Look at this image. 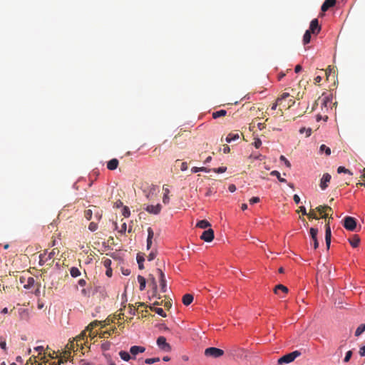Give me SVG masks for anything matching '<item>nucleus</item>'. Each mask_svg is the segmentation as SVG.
I'll return each mask as SVG.
<instances>
[{
    "label": "nucleus",
    "instance_id": "30",
    "mask_svg": "<svg viewBox=\"0 0 365 365\" xmlns=\"http://www.w3.org/2000/svg\"><path fill=\"white\" fill-rule=\"evenodd\" d=\"M138 281L140 284V290H141V291L144 290L145 288V284H146L145 279L143 276L138 275Z\"/></svg>",
    "mask_w": 365,
    "mask_h": 365
},
{
    "label": "nucleus",
    "instance_id": "46",
    "mask_svg": "<svg viewBox=\"0 0 365 365\" xmlns=\"http://www.w3.org/2000/svg\"><path fill=\"white\" fill-rule=\"evenodd\" d=\"M154 312H155L158 315L163 317H166V314L165 312H164V310L162 309V308H155L154 309Z\"/></svg>",
    "mask_w": 365,
    "mask_h": 365
},
{
    "label": "nucleus",
    "instance_id": "55",
    "mask_svg": "<svg viewBox=\"0 0 365 365\" xmlns=\"http://www.w3.org/2000/svg\"><path fill=\"white\" fill-rule=\"evenodd\" d=\"M309 218H313V219H318V217L317 216V215L315 214L314 211L313 210H312L309 213H307V215Z\"/></svg>",
    "mask_w": 365,
    "mask_h": 365
},
{
    "label": "nucleus",
    "instance_id": "11",
    "mask_svg": "<svg viewBox=\"0 0 365 365\" xmlns=\"http://www.w3.org/2000/svg\"><path fill=\"white\" fill-rule=\"evenodd\" d=\"M331 178V177L329 173L323 175L319 185L322 190H324L328 187V183L330 182Z\"/></svg>",
    "mask_w": 365,
    "mask_h": 365
},
{
    "label": "nucleus",
    "instance_id": "10",
    "mask_svg": "<svg viewBox=\"0 0 365 365\" xmlns=\"http://www.w3.org/2000/svg\"><path fill=\"white\" fill-rule=\"evenodd\" d=\"M289 93H284L281 97H279L277 99V101L276 103H274L272 107H271V110H274L276 108H277V106L278 105L279 106H283V103L285 101V100L287 99V98H289Z\"/></svg>",
    "mask_w": 365,
    "mask_h": 365
},
{
    "label": "nucleus",
    "instance_id": "25",
    "mask_svg": "<svg viewBox=\"0 0 365 365\" xmlns=\"http://www.w3.org/2000/svg\"><path fill=\"white\" fill-rule=\"evenodd\" d=\"M323 153H324L327 156L331 155V149L324 144L321 145L319 147V153L322 154Z\"/></svg>",
    "mask_w": 365,
    "mask_h": 365
},
{
    "label": "nucleus",
    "instance_id": "48",
    "mask_svg": "<svg viewBox=\"0 0 365 365\" xmlns=\"http://www.w3.org/2000/svg\"><path fill=\"white\" fill-rule=\"evenodd\" d=\"M110 347V343L109 341H105L101 344V349L103 351H107Z\"/></svg>",
    "mask_w": 365,
    "mask_h": 365
},
{
    "label": "nucleus",
    "instance_id": "12",
    "mask_svg": "<svg viewBox=\"0 0 365 365\" xmlns=\"http://www.w3.org/2000/svg\"><path fill=\"white\" fill-rule=\"evenodd\" d=\"M161 208L160 204H157L156 205H150L146 207L145 210L150 214L158 215L160 212Z\"/></svg>",
    "mask_w": 365,
    "mask_h": 365
},
{
    "label": "nucleus",
    "instance_id": "17",
    "mask_svg": "<svg viewBox=\"0 0 365 365\" xmlns=\"http://www.w3.org/2000/svg\"><path fill=\"white\" fill-rule=\"evenodd\" d=\"M336 4L335 0H325L323 3L321 9L323 12L327 11L329 8L334 6Z\"/></svg>",
    "mask_w": 365,
    "mask_h": 365
},
{
    "label": "nucleus",
    "instance_id": "40",
    "mask_svg": "<svg viewBox=\"0 0 365 365\" xmlns=\"http://www.w3.org/2000/svg\"><path fill=\"white\" fill-rule=\"evenodd\" d=\"M337 173H347L350 175H352L353 173L349 170V169H346V168L343 167V166H339L338 168H337Z\"/></svg>",
    "mask_w": 365,
    "mask_h": 365
},
{
    "label": "nucleus",
    "instance_id": "47",
    "mask_svg": "<svg viewBox=\"0 0 365 365\" xmlns=\"http://www.w3.org/2000/svg\"><path fill=\"white\" fill-rule=\"evenodd\" d=\"M212 170L216 173H223L227 170V167H220L218 168H213Z\"/></svg>",
    "mask_w": 365,
    "mask_h": 365
},
{
    "label": "nucleus",
    "instance_id": "42",
    "mask_svg": "<svg viewBox=\"0 0 365 365\" xmlns=\"http://www.w3.org/2000/svg\"><path fill=\"white\" fill-rule=\"evenodd\" d=\"M88 229L91 232H94L98 229V224L96 222H91L88 225Z\"/></svg>",
    "mask_w": 365,
    "mask_h": 365
},
{
    "label": "nucleus",
    "instance_id": "59",
    "mask_svg": "<svg viewBox=\"0 0 365 365\" xmlns=\"http://www.w3.org/2000/svg\"><path fill=\"white\" fill-rule=\"evenodd\" d=\"M293 200L296 204H299L300 202V197L298 195L295 194L293 196Z\"/></svg>",
    "mask_w": 365,
    "mask_h": 365
},
{
    "label": "nucleus",
    "instance_id": "18",
    "mask_svg": "<svg viewBox=\"0 0 365 365\" xmlns=\"http://www.w3.org/2000/svg\"><path fill=\"white\" fill-rule=\"evenodd\" d=\"M145 351V348L140 346H133L130 349V353L133 356H135L139 353H143Z\"/></svg>",
    "mask_w": 365,
    "mask_h": 365
},
{
    "label": "nucleus",
    "instance_id": "4",
    "mask_svg": "<svg viewBox=\"0 0 365 365\" xmlns=\"http://www.w3.org/2000/svg\"><path fill=\"white\" fill-rule=\"evenodd\" d=\"M344 227L349 231H354L356 229V220L352 217L347 216L344 219Z\"/></svg>",
    "mask_w": 365,
    "mask_h": 365
},
{
    "label": "nucleus",
    "instance_id": "9",
    "mask_svg": "<svg viewBox=\"0 0 365 365\" xmlns=\"http://www.w3.org/2000/svg\"><path fill=\"white\" fill-rule=\"evenodd\" d=\"M311 238L313 242L314 248L316 250L319 247V242L317 240L318 230L314 227L310 228L309 230Z\"/></svg>",
    "mask_w": 365,
    "mask_h": 365
},
{
    "label": "nucleus",
    "instance_id": "38",
    "mask_svg": "<svg viewBox=\"0 0 365 365\" xmlns=\"http://www.w3.org/2000/svg\"><path fill=\"white\" fill-rule=\"evenodd\" d=\"M364 331H365V324H361L356 329L355 336H359Z\"/></svg>",
    "mask_w": 365,
    "mask_h": 365
},
{
    "label": "nucleus",
    "instance_id": "43",
    "mask_svg": "<svg viewBox=\"0 0 365 365\" xmlns=\"http://www.w3.org/2000/svg\"><path fill=\"white\" fill-rule=\"evenodd\" d=\"M159 361H160V358H158V357L150 358V359H146L145 360V363L147 364H153L155 362H158Z\"/></svg>",
    "mask_w": 365,
    "mask_h": 365
},
{
    "label": "nucleus",
    "instance_id": "26",
    "mask_svg": "<svg viewBox=\"0 0 365 365\" xmlns=\"http://www.w3.org/2000/svg\"><path fill=\"white\" fill-rule=\"evenodd\" d=\"M74 339L73 341H70L66 346V349H67V352L71 354V351H76L75 350V347L77 346H76V342L75 343L74 342ZM76 351H78V349H76Z\"/></svg>",
    "mask_w": 365,
    "mask_h": 365
},
{
    "label": "nucleus",
    "instance_id": "27",
    "mask_svg": "<svg viewBox=\"0 0 365 365\" xmlns=\"http://www.w3.org/2000/svg\"><path fill=\"white\" fill-rule=\"evenodd\" d=\"M210 226L211 225H210V222L208 221H207L206 220H202L197 223V227H198L199 228H201V229H206Z\"/></svg>",
    "mask_w": 365,
    "mask_h": 365
},
{
    "label": "nucleus",
    "instance_id": "21",
    "mask_svg": "<svg viewBox=\"0 0 365 365\" xmlns=\"http://www.w3.org/2000/svg\"><path fill=\"white\" fill-rule=\"evenodd\" d=\"M240 138V135L238 133H230L226 137V142L231 143L232 141L237 140Z\"/></svg>",
    "mask_w": 365,
    "mask_h": 365
},
{
    "label": "nucleus",
    "instance_id": "2",
    "mask_svg": "<svg viewBox=\"0 0 365 365\" xmlns=\"http://www.w3.org/2000/svg\"><path fill=\"white\" fill-rule=\"evenodd\" d=\"M301 355L299 351H294L289 354H285L278 359V364H282L284 363L288 364L293 361L297 356Z\"/></svg>",
    "mask_w": 365,
    "mask_h": 365
},
{
    "label": "nucleus",
    "instance_id": "41",
    "mask_svg": "<svg viewBox=\"0 0 365 365\" xmlns=\"http://www.w3.org/2000/svg\"><path fill=\"white\" fill-rule=\"evenodd\" d=\"M92 216H93V210L91 209L86 210L84 212V217L86 218V220H91L92 219Z\"/></svg>",
    "mask_w": 365,
    "mask_h": 365
},
{
    "label": "nucleus",
    "instance_id": "62",
    "mask_svg": "<svg viewBox=\"0 0 365 365\" xmlns=\"http://www.w3.org/2000/svg\"><path fill=\"white\" fill-rule=\"evenodd\" d=\"M228 190L231 192H234L236 190V186L233 184H231L228 187Z\"/></svg>",
    "mask_w": 365,
    "mask_h": 365
},
{
    "label": "nucleus",
    "instance_id": "14",
    "mask_svg": "<svg viewBox=\"0 0 365 365\" xmlns=\"http://www.w3.org/2000/svg\"><path fill=\"white\" fill-rule=\"evenodd\" d=\"M326 78L327 81H329L330 78L334 81L335 78V68L331 66H329L328 68L324 71Z\"/></svg>",
    "mask_w": 365,
    "mask_h": 365
},
{
    "label": "nucleus",
    "instance_id": "61",
    "mask_svg": "<svg viewBox=\"0 0 365 365\" xmlns=\"http://www.w3.org/2000/svg\"><path fill=\"white\" fill-rule=\"evenodd\" d=\"M126 227H127V225H126V223H123L122 225H121V227H120V230L119 231L120 233H125V231H126Z\"/></svg>",
    "mask_w": 365,
    "mask_h": 365
},
{
    "label": "nucleus",
    "instance_id": "57",
    "mask_svg": "<svg viewBox=\"0 0 365 365\" xmlns=\"http://www.w3.org/2000/svg\"><path fill=\"white\" fill-rule=\"evenodd\" d=\"M136 309L134 308L133 304H129V314L130 315H135V314Z\"/></svg>",
    "mask_w": 365,
    "mask_h": 365
},
{
    "label": "nucleus",
    "instance_id": "24",
    "mask_svg": "<svg viewBox=\"0 0 365 365\" xmlns=\"http://www.w3.org/2000/svg\"><path fill=\"white\" fill-rule=\"evenodd\" d=\"M279 291H282V292L284 293H287L288 292V289L287 287L282 285V284H278L277 285L274 289V292L276 294H279Z\"/></svg>",
    "mask_w": 365,
    "mask_h": 365
},
{
    "label": "nucleus",
    "instance_id": "29",
    "mask_svg": "<svg viewBox=\"0 0 365 365\" xmlns=\"http://www.w3.org/2000/svg\"><path fill=\"white\" fill-rule=\"evenodd\" d=\"M316 210L320 213L322 214L324 212H326L327 211H332V209L331 207L328 205H320L316 208Z\"/></svg>",
    "mask_w": 365,
    "mask_h": 365
},
{
    "label": "nucleus",
    "instance_id": "49",
    "mask_svg": "<svg viewBox=\"0 0 365 365\" xmlns=\"http://www.w3.org/2000/svg\"><path fill=\"white\" fill-rule=\"evenodd\" d=\"M352 356V351H348L346 353V356L344 359V362L345 363H347L348 361H349L351 357Z\"/></svg>",
    "mask_w": 365,
    "mask_h": 365
},
{
    "label": "nucleus",
    "instance_id": "56",
    "mask_svg": "<svg viewBox=\"0 0 365 365\" xmlns=\"http://www.w3.org/2000/svg\"><path fill=\"white\" fill-rule=\"evenodd\" d=\"M153 236H154L153 230H152L151 227H148V238L147 239L152 240L153 238Z\"/></svg>",
    "mask_w": 365,
    "mask_h": 365
},
{
    "label": "nucleus",
    "instance_id": "53",
    "mask_svg": "<svg viewBox=\"0 0 365 365\" xmlns=\"http://www.w3.org/2000/svg\"><path fill=\"white\" fill-rule=\"evenodd\" d=\"M116 328L113 329L111 331H105L101 334V337H107L108 336H110L112 332H113Z\"/></svg>",
    "mask_w": 365,
    "mask_h": 365
},
{
    "label": "nucleus",
    "instance_id": "22",
    "mask_svg": "<svg viewBox=\"0 0 365 365\" xmlns=\"http://www.w3.org/2000/svg\"><path fill=\"white\" fill-rule=\"evenodd\" d=\"M193 301V296L190 294H186L182 297V303L185 306L190 305Z\"/></svg>",
    "mask_w": 365,
    "mask_h": 365
},
{
    "label": "nucleus",
    "instance_id": "45",
    "mask_svg": "<svg viewBox=\"0 0 365 365\" xmlns=\"http://www.w3.org/2000/svg\"><path fill=\"white\" fill-rule=\"evenodd\" d=\"M0 347L4 351L6 350V339L3 336H0Z\"/></svg>",
    "mask_w": 365,
    "mask_h": 365
},
{
    "label": "nucleus",
    "instance_id": "7",
    "mask_svg": "<svg viewBox=\"0 0 365 365\" xmlns=\"http://www.w3.org/2000/svg\"><path fill=\"white\" fill-rule=\"evenodd\" d=\"M329 223L330 222H329V220L325 225V241H326V245H327V250H329L330 247L331 237V232Z\"/></svg>",
    "mask_w": 365,
    "mask_h": 365
},
{
    "label": "nucleus",
    "instance_id": "31",
    "mask_svg": "<svg viewBox=\"0 0 365 365\" xmlns=\"http://www.w3.org/2000/svg\"><path fill=\"white\" fill-rule=\"evenodd\" d=\"M311 32L310 31H306L303 36V43L304 45L309 43L311 40Z\"/></svg>",
    "mask_w": 365,
    "mask_h": 365
},
{
    "label": "nucleus",
    "instance_id": "15",
    "mask_svg": "<svg viewBox=\"0 0 365 365\" xmlns=\"http://www.w3.org/2000/svg\"><path fill=\"white\" fill-rule=\"evenodd\" d=\"M87 330L86 329L83 331L79 336H78L74 340L76 341V346L77 347L80 346L81 350H83L84 348L83 346L82 341L84 340V339L86 337V331Z\"/></svg>",
    "mask_w": 365,
    "mask_h": 365
},
{
    "label": "nucleus",
    "instance_id": "35",
    "mask_svg": "<svg viewBox=\"0 0 365 365\" xmlns=\"http://www.w3.org/2000/svg\"><path fill=\"white\" fill-rule=\"evenodd\" d=\"M211 170L210 169H208L205 167H201V168H198V167H193L191 169V171L192 173H196L199 171H202V172H205V173H209Z\"/></svg>",
    "mask_w": 365,
    "mask_h": 365
},
{
    "label": "nucleus",
    "instance_id": "19",
    "mask_svg": "<svg viewBox=\"0 0 365 365\" xmlns=\"http://www.w3.org/2000/svg\"><path fill=\"white\" fill-rule=\"evenodd\" d=\"M118 160L116 158H113L107 163V168L110 170H114L118 168Z\"/></svg>",
    "mask_w": 365,
    "mask_h": 365
},
{
    "label": "nucleus",
    "instance_id": "16",
    "mask_svg": "<svg viewBox=\"0 0 365 365\" xmlns=\"http://www.w3.org/2000/svg\"><path fill=\"white\" fill-rule=\"evenodd\" d=\"M332 98H333V95L331 93H328V95L324 96L321 101H322V103L325 106V107H330L332 104Z\"/></svg>",
    "mask_w": 365,
    "mask_h": 365
},
{
    "label": "nucleus",
    "instance_id": "33",
    "mask_svg": "<svg viewBox=\"0 0 365 365\" xmlns=\"http://www.w3.org/2000/svg\"><path fill=\"white\" fill-rule=\"evenodd\" d=\"M144 260H145L144 257L143 255H141L140 253L137 255V262H138V267H139L140 269H143L144 268V266H143Z\"/></svg>",
    "mask_w": 365,
    "mask_h": 365
},
{
    "label": "nucleus",
    "instance_id": "1",
    "mask_svg": "<svg viewBox=\"0 0 365 365\" xmlns=\"http://www.w3.org/2000/svg\"><path fill=\"white\" fill-rule=\"evenodd\" d=\"M59 251L57 249H53L49 253L44 252L41 254L39 256V264L41 265L44 264L45 263L48 262L50 260L53 259L54 256L58 255Z\"/></svg>",
    "mask_w": 365,
    "mask_h": 365
},
{
    "label": "nucleus",
    "instance_id": "5",
    "mask_svg": "<svg viewBox=\"0 0 365 365\" xmlns=\"http://www.w3.org/2000/svg\"><path fill=\"white\" fill-rule=\"evenodd\" d=\"M157 345L163 351L169 352L171 351V346L166 341V339L163 336H160L157 339Z\"/></svg>",
    "mask_w": 365,
    "mask_h": 365
},
{
    "label": "nucleus",
    "instance_id": "36",
    "mask_svg": "<svg viewBox=\"0 0 365 365\" xmlns=\"http://www.w3.org/2000/svg\"><path fill=\"white\" fill-rule=\"evenodd\" d=\"M101 323V322H100V321H97V320L93 321L91 324H88V326L86 327V330L91 332V330L93 329H94L95 327H96L97 326H98Z\"/></svg>",
    "mask_w": 365,
    "mask_h": 365
},
{
    "label": "nucleus",
    "instance_id": "23",
    "mask_svg": "<svg viewBox=\"0 0 365 365\" xmlns=\"http://www.w3.org/2000/svg\"><path fill=\"white\" fill-rule=\"evenodd\" d=\"M163 190L164 191V195H163V202L164 204H168L169 202L168 195L170 193V190H169V188L168 187L167 185H164L163 187Z\"/></svg>",
    "mask_w": 365,
    "mask_h": 365
},
{
    "label": "nucleus",
    "instance_id": "3",
    "mask_svg": "<svg viewBox=\"0 0 365 365\" xmlns=\"http://www.w3.org/2000/svg\"><path fill=\"white\" fill-rule=\"evenodd\" d=\"M224 354V351L222 349L215 348V347H210L207 348L205 350V355L207 356H211L213 358L220 357Z\"/></svg>",
    "mask_w": 365,
    "mask_h": 365
},
{
    "label": "nucleus",
    "instance_id": "13",
    "mask_svg": "<svg viewBox=\"0 0 365 365\" xmlns=\"http://www.w3.org/2000/svg\"><path fill=\"white\" fill-rule=\"evenodd\" d=\"M157 272L158 273L159 277H160V287H161V290L163 292H166V279L165 277V274L160 269H157Z\"/></svg>",
    "mask_w": 365,
    "mask_h": 365
},
{
    "label": "nucleus",
    "instance_id": "6",
    "mask_svg": "<svg viewBox=\"0 0 365 365\" xmlns=\"http://www.w3.org/2000/svg\"><path fill=\"white\" fill-rule=\"evenodd\" d=\"M307 31H310V32L313 34H318L321 31V26L319 24V21L317 19H314L309 26V29Z\"/></svg>",
    "mask_w": 365,
    "mask_h": 365
},
{
    "label": "nucleus",
    "instance_id": "58",
    "mask_svg": "<svg viewBox=\"0 0 365 365\" xmlns=\"http://www.w3.org/2000/svg\"><path fill=\"white\" fill-rule=\"evenodd\" d=\"M259 197H252L250 200V204H255V203H257L259 202Z\"/></svg>",
    "mask_w": 365,
    "mask_h": 365
},
{
    "label": "nucleus",
    "instance_id": "63",
    "mask_svg": "<svg viewBox=\"0 0 365 365\" xmlns=\"http://www.w3.org/2000/svg\"><path fill=\"white\" fill-rule=\"evenodd\" d=\"M78 284L81 286V287H84L86 284V282L85 279H81L80 280H78Z\"/></svg>",
    "mask_w": 365,
    "mask_h": 365
},
{
    "label": "nucleus",
    "instance_id": "28",
    "mask_svg": "<svg viewBox=\"0 0 365 365\" xmlns=\"http://www.w3.org/2000/svg\"><path fill=\"white\" fill-rule=\"evenodd\" d=\"M227 114V111L225 110H220L215 112H213L212 116L214 119H216L220 117L225 116Z\"/></svg>",
    "mask_w": 365,
    "mask_h": 365
},
{
    "label": "nucleus",
    "instance_id": "32",
    "mask_svg": "<svg viewBox=\"0 0 365 365\" xmlns=\"http://www.w3.org/2000/svg\"><path fill=\"white\" fill-rule=\"evenodd\" d=\"M70 274L73 277H77L81 275V272L78 267H72L70 269Z\"/></svg>",
    "mask_w": 365,
    "mask_h": 365
},
{
    "label": "nucleus",
    "instance_id": "39",
    "mask_svg": "<svg viewBox=\"0 0 365 365\" xmlns=\"http://www.w3.org/2000/svg\"><path fill=\"white\" fill-rule=\"evenodd\" d=\"M270 175H272V176L277 177V179L279 180V181L281 182H286V180L284 178H281L280 173L277 170H272L270 173Z\"/></svg>",
    "mask_w": 365,
    "mask_h": 365
},
{
    "label": "nucleus",
    "instance_id": "52",
    "mask_svg": "<svg viewBox=\"0 0 365 365\" xmlns=\"http://www.w3.org/2000/svg\"><path fill=\"white\" fill-rule=\"evenodd\" d=\"M101 217H102V213H101V212H99L98 210H96V211L95 212V214H94V218H95V220H96L97 222H98V221H100V220H101Z\"/></svg>",
    "mask_w": 365,
    "mask_h": 365
},
{
    "label": "nucleus",
    "instance_id": "50",
    "mask_svg": "<svg viewBox=\"0 0 365 365\" xmlns=\"http://www.w3.org/2000/svg\"><path fill=\"white\" fill-rule=\"evenodd\" d=\"M130 210L128 207H124L123 209V215L125 217H128L130 216Z\"/></svg>",
    "mask_w": 365,
    "mask_h": 365
},
{
    "label": "nucleus",
    "instance_id": "64",
    "mask_svg": "<svg viewBox=\"0 0 365 365\" xmlns=\"http://www.w3.org/2000/svg\"><path fill=\"white\" fill-rule=\"evenodd\" d=\"M230 151V148L228 145H223V152L225 153H228Z\"/></svg>",
    "mask_w": 365,
    "mask_h": 365
},
{
    "label": "nucleus",
    "instance_id": "8",
    "mask_svg": "<svg viewBox=\"0 0 365 365\" xmlns=\"http://www.w3.org/2000/svg\"><path fill=\"white\" fill-rule=\"evenodd\" d=\"M201 240L210 242L214 239V231L212 229H208L207 230H205L201 237Z\"/></svg>",
    "mask_w": 365,
    "mask_h": 365
},
{
    "label": "nucleus",
    "instance_id": "20",
    "mask_svg": "<svg viewBox=\"0 0 365 365\" xmlns=\"http://www.w3.org/2000/svg\"><path fill=\"white\" fill-rule=\"evenodd\" d=\"M349 242L353 247H357L360 243V238L359 235H354L349 239Z\"/></svg>",
    "mask_w": 365,
    "mask_h": 365
},
{
    "label": "nucleus",
    "instance_id": "54",
    "mask_svg": "<svg viewBox=\"0 0 365 365\" xmlns=\"http://www.w3.org/2000/svg\"><path fill=\"white\" fill-rule=\"evenodd\" d=\"M280 160L281 161H284V163H285V165H286V166L287 168H290L291 167V163H289V161L284 155H281L280 156Z\"/></svg>",
    "mask_w": 365,
    "mask_h": 365
},
{
    "label": "nucleus",
    "instance_id": "34",
    "mask_svg": "<svg viewBox=\"0 0 365 365\" xmlns=\"http://www.w3.org/2000/svg\"><path fill=\"white\" fill-rule=\"evenodd\" d=\"M119 355H120V358L125 361H128L131 359V356L129 354V353H128L127 351H120L119 352Z\"/></svg>",
    "mask_w": 365,
    "mask_h": 365
},
{
    "label": "nucleus",
    "instance_id": "51",
    "mask_svg": "<svg viewBox=\"0 0 365 365\" xmlns=\"http://www.w3.org/2000/svg\"><path fill=\"white\" fill-rule=\"evenodd\" d=\"M253 145L256 148H259L262 145L261 140L259 138H255Z\"/></svg>",
    "mask_w": 365,
    "mask_h": 365
},
{
    "label": "nucleus",
    "instance_id": "37",
    "mask_svg": "<svg viewBox=\"0 0 365 365\" xmlns=\"http://www.w3.org/2000/svg\"><path fill=\"white\" fill-rule=\"evenodd\" d=\"M299 133L300 134L305 133L306 137H309L312 134V129L310 128H307L305 127H302L299 129Z\"/></svg>",
    "mask_w": 365,
    "mask_h": 365
},
{
    "label": "nucleus",
    "instance_id": "60",
    "mask_svg": "<svg viewBox=\"0 0 365 365\" xmlns=\"http://www.w3.org/2000/svg\"><path fill=\"white\" fill-rule=\"evenodd\" d=\"M359 353L361 356H365V346L360 348Z\"/></svg>",
    "mask_w": 365,
    "mask_h": 365
},
{
    "label": "nucleus",
    "instance_id": "44",
    "mask_svg": "<svg viewBox=\"0 0 365 365\" xmlns=\"http://www.w3.org/2000/svg\"><path fill=\"white\" fill-rule=\"evenodd\" d=\"M156 255H157V251L156 250L151 251L150 253L147 257L148 260V261L153 260L156 257Z\"/></svg>",
    "mask_w": 365,
    "mask_h": 365
}]
</instances>
